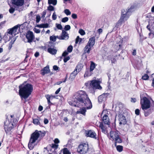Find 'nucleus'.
Wrapping results in <instances>:
<instances>
[{"label": "nucleus", "instance_id": "obj_1", "mask_svg": "<svg viewBox=\"0 0 154 154\" xmlns=\"http://www.w3.org/2000/svg\"><path fill=\"white\" fill-rule=\"evenodd\" d=\"M73 99L74 102L76 103L74 105L75 106H84L77 111V114H81L85 116L86 111V109H90L92 107L91 101L84 91H80L76 92Z\"/></svg>", "mask_w": 154, "mask_h": 154}, {"label": "nucleus", "instance_id": "obj_2", "mask_svg": "<svg viewBox=\"0 0 154 154\" xmlns=\"http://www.w3.org/2000/svg\"><path fill=\"white\" fill-rule=\"evenodd\" d=\"M19 94L21 98L26 99L32 91V86L30 84H22L19 86Z\"/></svg>", "mask_w": 154, "mask_h": 154}, {"label": "nucleus", "instance_id": "obj_3", "mask_svg": "<svg viewBox=\"0 0 154 154\" xmlns=\"http://www.w3.org/2000/svg\"><path fill=\"white\" fill-rule=\"evenodd\" d=\"M41 133L42 132L41 131L36 130L31 134L28 144L29 148L30 150L33 149L34 148L35 145L34 143L36 141L37 142H38L39 141V140H38V139Z\"/></svg>", "mask_w": 154, "mask_h": 154}, {"label": "nucleus", "instance_id": "obj_4", "mask_svg": "<svg viewBox=\"0 0 154 154\" xmlns=\"http://www.w3.org/2000/svg\"><path fill=\"white\" fill-rule=\"evenodd\" d=\"M120 133L117 130L112 131H110L109 136H108L109 139L115 141V146H116L117 143H121L122 140L120 136Z\"/></svg>", "mask_w": 154, "mask_h": 154}, {"label": "nucleus", "instance_id": "obj_5", "mask_svg": "<svg viewBox=\"0 0 154 154\" xmlns=\"http://www.w3.org/2000/svg\"><path fill=\"white\" fill-rule=\"evenodd\" d=\"M140 104L142 109L145 111L149 108L150 106L151 100L153 101L151 98H147L145 97H142L140 96Z\"/></svg>", "mask_w": 154, "mask_h": 154}, {"label": "nucleus", "instance_id": "obj_6", "mask_svg": "<svg viewBox=\"0 0 154 154\" xmlns=\"http://www.w3.org/2000/svg\"><path fill=\"white\" fill-rule=\"evenodd\" d=\"M130 11V9H128V10H127L126 11L124 9L122 10L121 17L116 24V26H118V24H121L122 22L128 19L129 17V14Z\"/></svg>", "mask_w": 154, "mask_h": 154}, {"label": "nucleus", "instance_id": "obj_7", "mask_svg": "<svg viewBox=\"0 0 154 154\" xmlns=\"http://www.w3.org/2000/svg\"><path fill=\"white\" fill-rule=\"evenodd\" d=\"M95 41V37H93L90 38L87 45L84 48V52L85 53L89 54L90 53V51L91 49V48L94 45Z\"/></svg>", "mask_w": 154, "mask_h": 154}, {"label": "nucleus", "instance_id": "obj_8", "mask_svg": "<svg viewBox=\"0 0 154 154\" xmlns=\"http://www.w3.org/2000/svg\"><path fill=\"white\" fill-rule=\"evenodd\" d=\"M88 150V144L83 143L79 145L77 151L80 154H83L87 153Z\"/></svg>", "mask_w": 154, "mask_h": 154}, {"label": "nucleus", "instance_id": "obj_9", "mask_svg": "<svg viewBox=\"0 0 154 154\" xmlns=\"http://www.w3.org/2000/svg\"><path fill=\"white\" fill-rule=\"evenodd\" d=\"M15 125L10 122L8 120H6L4 122V129L6 133L7 134L10 131L14 126Z\"/></svg>", "mask_w": 154, "mask_h": 154}, {"label": "nucleus", "instance_id": "obj_10", "mask_svg": "<svg viewBox=\"0 0 154 154\" xmlns=\"http://www.w3.org/2000/svg\"><path fill=\"white\" fill-rule=\"evenodd\" d=\"M100 81L96 80H93L91 81L90 85L94 90L95 89L100 90L102 88L100 85Z\"/></svg>", "mask_w": 154, "mask_h": 154}, {"label": "nucleus", "instance_id": "obj_11", "mask_svg": "<svg viewBox=\"0 0 154 154\" xmlns=\"http://www.w3.org/2000/svg\"><path fill=\"white\" fill-rule=\"evenodd\" d=\"M85 136L87 137L97 139V135L94 131L92 130H87L85 132Z\"/></svg>", "mask_w": 154, "mask_h": 154}, {"label": "nucleus", "instance_id": "obj_12", "mask_svg": "<svg viewBox=\"0 0 154 154\" xmlns=\"http://www.w3.org/2000/svg\"><path fill=\"white\" fill-rule=\"evenodd\" d=\"M26 37L28 39L27 42L29 43L32 42L35 37L33 32L30 31H28L27 32Z\"/></svg>", "mask_w": 154, "mask_h": 154}, {"label": "nucleus", "instance_id": "obj_13", "mask_svg": "<svg viewBox=\"0 0 154 154\" xmlns=\"http://www.w3.org/2000/svg\"><path fill=\"white\" fill-rule=\"evenodd\" d=\"M20 25L19 24L17 25L14 26L12 28L10 29L8 32V33L11 34L12 35H15L17 33V30L18 27H20Z\"/></svg>", "mask_w": 154, "mask_h": 154}, {"label": "nucleus", "instance_id": "obj_14", "mask_svg": "<svg viewBox=\"0 0 154 154\" xmlns=\"http://www.w3.org/2000/svg\"><path fill=\"white\" fill-rule=\"evenodd\" d=\"M11 3L17 6H22L24 3V0H11Z\"/></svg>", "mask_w": 154, "mask_h": 154}, {"label": "nucleus", "instance_id": "obj_15", "mask_svg": "<svg viewBox=\"0 0 154 154\" xmlns=\"http://www.w3.org/2000/svg\"><path fill=\"white\" fill-rule=\"evenodd\" d=\"M119 120L120 125H125L126 123V121L125 116L122 114L119 115Z\"/></svg>", "mask_w": 154, "mask_h": 154}, {"label": "nucleus", "instance_id": "obj_16", "mask_svg": "<svg viewBox=\"0 0 154 154\" xmlns=\"http://www.w3.org/2000/svg\"><path fill=\"white\" fill-rule=\"evenodd\" d=\"M103 123H100L99 125V127L101 129L102 132L106 134H107L108 136H109V134L107 130V127Z\"/></svg>", "mask_w": 154, "mask_h": 154}, {"label": "nucleus", "instance_id": "obj_17", "mask_svg": "<svg viewBox=\"0 0 154 154\" xmlns=\"http://www.w3.org/2000/svg\"><path fill=\"white\" fill-rule=\"evenodd\" d=\"M108 94H103L100 95L98 98V101L100 103L106 100V97L108 96Z\"/></svg>", "mask_w": 154, "mask_h": 154}, {"label": "nucleus", "instance_id": "obj_18", "mask_svg": "<svg viewBox=\"0 0 154 154\" xmlns=\"http://www.w3.org/2000/svg\"><path fill=\"white\" fill-rule=\"evenodd\" d=\"M103 122L104 123V125H109L110 124V122L108 116L106 115H105L103 117Z\"/></svg>", "mask_w": 154, "mask_h": 154}, {"label": "nucleus", "instance_id": "obj_19", "mask_svg": "<svg viewBox=\"0 0 154 154\" xmlns=\"http://www.w3.org/2000/svg\"><path fill=\"white\" fill-rule=\"evenodd\" d=\"M50 71L49 66H47L41 70V73L42 75H44L45 74L49 73Z\"/></svg>", "mask_w": 154, "mask_h": 154}, {"label": "nucleus", "instance_id": "obj_20", "mask_svg": "<svg viewBox=\"0 0 154 154\" xmlns=\"http://www.w3.org/2000/svg\"><path fill=\"white\" fill-rule=\"evenodd\" d=\"M69 37V35L67 32L64 30H62L61 39L63 40L68 39Z\"/></svg>", "mask_w": 154, "mask_h": 154}, {"label": "nucleus", "instance_id": "obj_21", "mask_svg": "<svg viewBox=\"0 0 154 154\" xmlns=\"http://www.w3.org/2000/svg\"><path fill=\"white\" fill-rule=\"evenodd\" d=\"M57 50L54 48L50 47L48 49V51L50 54L54 55L56 54L57 52Z\"/></svg>", "mask_w": 154, "mask_h": 154}, {"label": "nucleus", "instance_id": "obj_22", "mask_svg": "<svg viewBox=\"0 0 154 154\" xmlns=\"http://www.w3.org/2000/svg\"><path fill=\"white\" fill-rule=\"evenodd\" d=\"M92 71L90 69H87L84 75V77H88L91 76L92 74Z\"/></svg>", "mask_w": 154, "mask_h": 154}, {"label": "nucleus", "instance_id": "obj_23", "mask_svg": "<svg viewBox=\"0 0 154 154\" xmlns=\"http://www.w3.org/2000/svg\"><path fill=\"white\" fill-rule=\"evenodd\" d=\"M83 67V65L81 63L78 64L76 66L75 69L77 70L78 72H80Z\"/></svg>", "mask_w": 154, "mask_h": 154}, {"label": "nucleus", "instance_id": "obj_24", "mask_svg": "<svg viewBox=\"0 0 154 154\" xmlns=\"http://www.w3.org/2000/svg\"><path fill=\"white\" fill-rule=\"evenodd\" d=\"M79 72L75 69L74 71L70 74V77L74 78Z\"/></svg>", "mask_w": 154, "mask_h": 154}, {"label": "nucleus", "instance_id": "obj_25", "mask_svg": "<svg viewBox=\"0 0 154 154\" xmlns=\"http://www.w3.org/2000/svg\"><path fill=\"white\" fill-rule=\"evenodd\" d=\"M61 152L63 151V154H70V153L67 148H64L63 149L61 150ZM59 154H62L61 153H60Z\"/></svg>", "mask_w": 154, "mask_h": 154}, {"label": "nucleus", "instance_id": "obj_26", "mask_svg": "<svg viewBox=\"0 0 154 154\" xmlns=\"http://www.w3.org/2000/svg\"><path fill=\"white\" fill-rule=\"evenodd\" d=\"M117 151L119 152H121L123 150V146L121 145L116 146Z\"/></svg>", "mask_w": 154, "mask_h": 154}, {"label": "nucleus", "instance_id": "obj_27", "mask_svg": "<svg viewBox=\"0 0 154 154\" xmlns=\"http://www.w3.org/2000/svg\"><path fill=\"white\" fill-rule=\"evenodd\" d=\"M57 3V0H48V3L49 5L52 4L54 5H55Z\"/></svg>", "mask_w": 154, "mask_h": 154}, {"label": "nucleus", "instance_id": "obj_28", "mask_svg": "<svg viewBox=\"0 0 154 154\" xmlns=\"http://www.w3.org/2000/svg\"><path fill=\"white\" fill-rule=\"evenodd\" d=\"M95 67V64L93 62H91L90 69L91 71H93Z\"/></svg>", "mask_w": 154, "mask_h": 154}, {"label": "nucleus", "instance_id": "obj_29", "mask_svg": "<svg viewBox=\"0 0 154 154\" xmlns=\"http://www.w3.org/2000/svg\"><path fill=\"white\" fill-rule=\"evenodd\" d=\"M45 97L47 100L48 104L49 105L52 104V103L51 102L50 100L51 97L50 96L49 94H48L45 95Z\"/></svg>", "mask_w": 154, "mask_h": 154}, {"label": "nucleus", "instance_id": "obj_30", "mask_svg": "<svg viewBox=\"0 0 154 154\" xmlns=\"http://www.w3.org/2000/svg\"><path fill=\"white\" fill-rule=\"evenodd\" d=\"M33 122L34 124L36 125H40V123L39 120L38 119H34L33 120Z\"/></svg>", "mask_w": 154, "mask_h": 154}, {"label": "nucleus", "instance_id": "obj_31", "mask_svg": "<svg viewBox=\"0 0 154 154\" xmlns=\"http://www.w3.org/2000/svg\"><path fill=\"white\" fill-rule=\"evenodd\" d=\"M144 112V115L145 116H147L149 115L151 113V111L150 109L148 110L147 111H146L145 110Z\"/></svg>", "mask_w": 154, "mask_h": 154}, {"label": "nucleus", "instance_id": "obj_32", "mask_svg": "<svg viewBox=\"0 0 154 154\" xmlns=\"http://www.w3.org/2000/svg\"><path fill=\"white\" fill-rule=\"evenodd\" d=\"M149 78V76L146 74H144L142 76V79L143 80H147Z\"/></svg>", "mask_w": 154, "mask_h": 154}, {"label": "nucleus", "instance_id": "obj_33", "mask_svg": "<svg viewBox=\"0 0 154 154\" xmlns=\"http://www.w3.org/2000/svg\"><path fill=\"white\" fill-rule=\"evenodd\" d=\"M73 49V47L72 45H69L67 48V51L69 53H71Z\"/></svg>", "mask_w": 154, "mask_h": 154}, {"label": "nucleus", "instance_id": "obj_34", "mask_svg": "<svg viewBox=\"0 0 154 154\" xmlns=\"http://www.w3.org/2000/svg\"><path fill=\"white\" fill-rule=\"evenodd\" d=\"M47 13L46 10H45L43 12L42 14V18H43V19H45V15H46Z\"/></svg>", "mask_w": 154, "mask_h": 154}, {"label": "nucleus", "instance_id": "obj_35", "mask_svg": "<svg viewBox=\"0 0 154 154\" xmlns=\"http://www.w3.org/2000/svg\"><path fill=\"white\" fill-rule=\"evenodd\" d=\"M64 12L65 13L67 16L70 15L71 14V12L68 9L65 10Z\"/></svg>", "mask_w": 154, "mask_h": 154}, {"label": "nucleus", "instance_id": "obj_36", "mask_svg": "<svg viewBox=\"0 0 154 154\" xmlns=\"http://www.w3.org/2000/svg\"><path fill=\"white\" fill-rule=\"evenodd\" d=\"M79 33L81 35H84L85 34V31L82 29H80L79 31Z\"/></svg>", "mask_w": 154, "mask_h": 154}, {"label": "nucleus", "instance_id": "obj_37", "mask_svg": "<svg viewBox=\"0 0 154 154\" xmlns=\"http://www.w3.org/2000/svg\"><path fill=\"white\" fill-rule=\"evenodd\" d=\"M50 39L51 41L55 42L56 40V38L54 36H52L50 37Z\"/></svg>", "mask_w": 154, "mask_h": 154}, {"label": "nucleus", "instance_id": "obj_38", "mask_svg": "<svg viewBox=\"0 0 154 154\" xmlns=\"http://www.w3.org/2000/svg\"><path fill=\"white\" fill-rule=\"evenodd\" d=\"M68 20V17H66L62 19L61 21L63 23H65L67 22Z\"/></svg>", "mask_w": 154, "mask_h": 154}, {"label": "nucleus", "instance_id": "obj_39", "mask_svg": "<svg viewBox=\"0 0 154 154\" xmlns=\"http://www.w3.org/2000/svg\"><path fill=\"white\" fill-rule=\"evenodd\" d=\"M36 23H38L41 19V18L40 15H36Z\"/></svg>", "mask_w": 154, "mask_h": 154}, {"label": "nucleus", "instance_id": "obj_40", "mask_svg": "<svg viewBox=\"0 0 154 154\" xmlns=\"http://www.w3.org/2000/svg\"><path fill=\"white\" fill-rule=\"evenodd\" d=\"M82 40V39L80 38L79 36H77L76 39L75 43V44H77L79 41L80 42Z\"/></svg>", "mask_w": 154, "mask_h": 154}, {"label": "nucleus", "instance_id": "obj_41", "mask_svg": "<svg viewBox=\"0 0 154 154\" xmlns=\"http://www.w3.org/2000/svg\"><path fill=\"white\" fill-rule=\"evenodd\" d=\"M15 11L14 8L12 7H11L10 9H9V12L11 14H13Z\"/></svg>", "mask_w": 154, "mask_h": 154}, {"label": "nucleus", "instance_id": "obj_42", "mask_svg": "<svg viewBox=\"0 0 154 154\" xmlns=\"http://www.w3.org/2000/svg\"><path fill=\"white\" fill-rule=\"evenodd\" d=\"M56 26L57 28L60 30H61L62 29V27L60 24H56Z\"/></svg>", "mask_w": 154, "mask_h": 154}, {"label": "nucleus", "instance_id": "obj_43", "mask_svg": "<svg viewBox=\"0 0 154 154\" xmlns=\"http://www.w3.org/2000/svg\"><path fill=\"white\" fill-rule=\"evenodd\" d=\"M57 18V15L56 14L55 12H54L52 16V18L53 20H55Z\"/></svg>", "mask_w": 154, "mask_h": 154}, {"label": "nucleus", "instance_id": "obj_44", "mask_svg": "<svg viewBox=\"0 0 154 154\" xmlns=\"http://www.w3.org/2000/svg\"><path fill=\"white\" fill-rule=\"evenodd\" d=\"M48 10L50 11H54V7L53 6L50 5L48 7Z\"/></svg>", "mask_w": 154, "mask_h": 154}, {"label": "nucleus", "instance_id": "obj_45", "mask_svg": "<svg viewBox=\"0 0 154 154\" xmlns=\"http://www.w3.org/2000/svg\"><path fill=\"white\" fill-rule=\"evenodd\" d=\"M70 26L69 25H66L65 26L64 29L65 30H69L70 29Z\"/></svg>", "mask_w": 154, "mask_h": 154}, {"label": "nucleus", "instance_id": "obj_46", "mask_svg": "<svg viewBox=\"0 0 154 154\" xmlns=\"http://www.w3.org/2000/svg\"><path fill=\"white\" fill-rule=\"evenodd\" d=\"M70 57L69 56L67 57H64L63 61L65 63H66L67 61L69 60L70 59Z\"/></svg>", "mask_w": 154, "mask_h": 154}, {"label": "nucleus", "instance_id": "obj_47", "mask_svg": "<svg viewBox=\"0 0 154 154\" xmlns=\"http://www.w3.org/2000/svg\"><path fill=\"white\" fill-rule=\"evenodd\" d=\"M68 54V52L66 51H65L62 54V56L63 57H65Z\"/></svg>", "mask_w": 154, "mask_h": 154}, {"label": "nucleus", "instance_id": "obj_48", "mask_svg": "<svg viewBox=\"0 0 154 154\" xmlns=\"http://www.w3.org/2000/svg\"><path fill=\"white\" fill-rule=\"evenodd\" d=\"M34 32L36 33H39L40 32V30L39 29L36 28H34Z\"/></svg>", "mask_w": 154, "mask_h": 154}, {"label": "nucleus", "instance_id": "obj_49", "mask_svg": "<svg viewBox=\"0 0 154 154\" xmlns=\"http://www.w3.org/2000/svg\"><path fill=\"white\" fill-rule=\"evenodd\" d=\"M140 110L138 109H136L135 110V113L137 115H139L140 114Z\"/></svg>", "mask_w": 154, "mask_h": 154}, {"label": "nucleus", "instance_id": "obj_50", "mask_svg": "<svg viewBox=\"0 0 154 154\" xmlns=\"http://www.w3.org/2000/svg\"><path fill=\"white\" fill-rule=\"evenodd\" d=\"M53 68L54 70L57 71L59 70V68L57 66L54 65L53 66Z\"/></svg>", "mask_w": 154, "mask_h": 154}, {"label": "nucleus", "instance_id": "obj_51", "mask_svg": "<svg viewBox=\"0 0 154 154\" xmlns=\"http://www.w3.org/2000/svg\"><path fill=\"white\" fill-rule=\"evenodd\" d=\"M6 21H4L0 23V29H1L2 28V26H3L5 23Z\"/></svg>", "mask_w": 154, "mask_h": 154}, {"label": "nucleus", "instance_id": "obj_52", "mask_svg": "<svg viewBox=\"0 0 154 154\" xmlns=\"http://www.w3.org/2000/svg\"><path fill=\"white\" fill-rule=\"evenodd\" d=\"M72 17L74 19H75L77 18V15L75 14H73L72 15Z\"/></svg>", "mask_w": 154, "mask_h": 154}, {"label": "nucleus", "instance_id": "obj_53", "mask_svg": "<svg viewBox=\"0 0 154 154\" xmlns=\"http://www.w3.org/2000/svg\"><path fill=\"white\" fill-rule=\"evenodd\" d=\"M43 28H46L49 27V24L47 23L43 24Z\"/></svg>", "mask_w": 154, "mask_h": 154}, {"label": "nucleus", "instance_id": "obj_54", "mask_svg": "<svg viewBox=\"0 0 154 154\" xmlns=\"http://www.w3.org/2000/svg\"><path fill=\"white\" fill-rule=\"evenodd\" d=\"M44 122L45 124H47L48 122V120L47 119L45 118L44 120Z\"/></svg>", "mask_w": 154, "mask_h": 154}, {"label": "nucleus", "instance_id": "obj_55", "mask_svg": "<svg viewBox=\"0 0 154 154\" xmlns=\"http://www.w3.org/2000/svg\"><path fill=\"white\" fill-rule=\"evenodd\" d=\"M52 147L53 148L57 149L58 147V145H57L55 144H52Z\"/></svg>", "mask_w": 154, "mask_h": 154}, {"label": "nucleus", "instance_id": "obj_56", "mask_svg": "<svg viewBox=\"0 0 154 154\" xmlns=\"http://www.w3.org/2000/svg\"><path fill=\"white\" fill-rule=\"evenodd\" d=\"M36 26L40 28H43V24H38L36 25Z\"/></svg>", "mask_w": 154, "mask_h": 154}, {"label": "nucleus", "instance_id": "obj_57", "mask_svg": "<svg viewBox=\"0 0 154 154\" xmlns=\"http://www.w3.org/2000/svg\"><path fill=\"white\" fill-rule=\"evenodd\" d=\"M59 142H60V141H59V139L57 138L55 139L54 140V142L55 143H59Z\"/></svg>", "mask_w": 154, "mask_h": 154}, {"label": "nucleus", "instance_id": "obj_58", "mask_svg": "<svg viewBox=\"0 0 154 154\" xmlns=\"http://www.w3.org/2000/svg\"><path fill=\"white\" fill-rule=\"evenodd\" d=\"M132 54L133 55L135 56L136 54V50L135 49H134L133 51L132 52Z\"/></svg>", "mask_w": 154, "mask_h": 154}, {"label": "nucleus", "instance_id": "obj_59", "mask_svg": "<svg viewBox=\"0 0 154 154\" xmlns=\"http://www.w3.org/2000/svg\"><path fill=\"white\" fill-rule=\"evenodd\" d=\"M39 53L38 52H36L34 54L35 56L36 57H38L39 56Z\"/></svg>", "mask_w": 154, "mask_h": 154}, {"label": "nucleus", "instance_id": "obj_60", "mask_svg": "<svg viewBox=\"0 0 154 154\" xmlns=\"http://www.w3.org/2000/svg\"><path fill=\"white\" fill-rule=\"evenodd\" d=\"M131 101L132 102L135 103L136 101V99L135 98H132L131 99Z\"/></svg>", "mask_w": 154, "mask_h": 154}, {"label": "nucleus", "instance_id": "obj_61", "mask_svg": "<svg viewBox=\"0 0 154 154\" xmlns=\"http://www.w3.org/2000/svg\"><path fill=\"white\" fill-rule=\"evenodd\" d=\"M111 62L112 63H115L116 62V60L114 58H112L111 59Z\"/></svg>", "mask_w": 154, "mask_h": 154}, {"label": "nucleus", "instance_id": "obj_62", "mask_svg": "<svg viewBox=\"0 0 154 154\" xmlns=\"http://www.w3.org/2000/svg\"><path fill=\"white\" fill-rule=\"evenodd\" d=\"M60 89L61 88H59L58 89H57V90L55 92V94H58L60 90Z\"/></svg>", "mask_w": 154, "mask_h": 154}, {"label": "nucleus", "instance_id": "obj_63", "mask_svg": "<svg viewBox=\"0 0 154 154\" xmlns=\"http://www.w3.org/2000/svg\"><path fill=\"white\" fill-rule=\"evenodd\" d=\"M43 109V107L42 106H40L38 108V110L39 111H42Z\"/></svg>", "mask_w": 154, "mask_h": 154}, {"label": "nucleus", "instance_id": "obj_64", "mask_svg": "<svg viewBox=\"0 0 154 154\" xmlns=\"http://www.w3.org/2000/svg\"><path fill=\"white\" fill-rule=\"evenodd\" d=\"M103 31V30L101 29H99L98 30V32L100 34L101 33H102Z\"/></svg>", "mask_w": 154, "mask_h": 154}]
</instances>
